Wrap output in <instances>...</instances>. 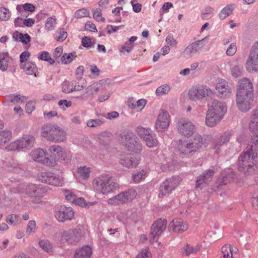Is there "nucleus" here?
<instances>
[{"mask_svg":"<svg viewBox=\"0 0 258 258\" xmlns=\"http://www.w3.org/2000/svg\"><path fill=\"white\" fill-rule=\"evenodd\" d=\"M253 98V87L252 83L247 78H243L239 82L237 90L236 104L239 109L246 112L251 108V104Z\"/></svg>","mask_w":258,"mask_h":258,"instance_id":"nucleus-1","label":"nucleus"},{"mask_svg":"<svg viewBox=\"0 0 258 258\" xmlns=\"http://www.w3.org/2000/svg\"><path fill=\"white\" fill-rule=\"evenodd\" d=\"M258 147L255 149L253 144H248L246 150L244 151L238 157L237 167L239 172L245 175L254 174L258 172V167L254 163L256 156V151Z\"/></svg>","mask_w":258,"mask_h":258,"instance_id":"nucleus-2","label":"nucleus"},{"mask_svg":"<svg viewBox=\"0 0 258 258\" xmlns=\"http://www.w3.org/2000/svg\"><path fill=\"white\" fill-rule=\"evenodd\" d=\"M93 187L98 194L107 195L118 188L119 185L111 176L105 174L96 177L93 180Z\"/></svg>","mask_w":258,"mask_h":258,"instance_id":"nucleus-3","label":"nucleus"},{"mask_svg":"<svg viewBox=\"0 0 258 258\" xmlns=\"http://www.w3.org/2000/svg\"><path fill=\"white\" fill-rule=\"evenodd\" d=\"M41 136L48 141L60 143L66 138V133L63 130L56 125L47 124L42 126Z\"/></svg>","mask_w":258,"mask_h":258,"instance_id":"nucleus-4","label":"nucleus"},{"mask_svg":"<svg viewBox=\"0 0 258 258\" xmlns=\"http://www.w3.org/2000/svg\"><path fill=\"white\" fill-rule=\"evenodd\" d=\"M205 145V142L201 135H196L193 140L190 141H179L178 150L183 155H192Z\"/></svg>","mask_w":258,"mask_h":258,"instance_id":"nucleus-5","label":"nucleus"},{"mask_svg":"<svg viewBox=\"0 0 258 258\" xmlns=\"http://www.w3.org/2000/svg\"><path fill=\"white\" fill-rule=\"evenodd\" d=\"M35 139L32 136H24L19 139L12 142L5 149L8 151H13L22 149H30L34 143Z\"/></svg>","mask_w":258,"mask_h":258,"instance_id":"nucleus-6","label":"nucleus"},{"mask_svg":"<svg viewBox=\"0 0 258 258\" xmlns=\"http://www.w3.org/2000/svg\"><path fill=\"white\" fill-rule=\"evenodd\" d=\"M167 221L165 219L160 218L155 221L152 224L149 237L150 242H153L158 239L167 227Z\"/></svg>","mask_w":258,"mask_h":258,"instance_id":"nucleus-7","label":"nucleus"},{"mask_svg":"<svg viewBox=\"0 0 258 258\" xmlns=\"http://www.w3.org/2000/svg\"><path fill=\"white\" fill-rule=\"evenodd\" d=\"M61 241H65L70 244L78 243L82 236V230L80 228L76 227L73 229L63 231L59 233Z\"/></svg>","mask_w":258,"mask_h":258,"instance_id":"nucleus-8","label":"nucleus"},{"mask_svg":"<svg viewBox=\"0 0 258 258\" xmlns=\"http://www.w3.org/2000/svg\"><path fill=\"white\" fill-rule=\"evenodd\" d=\"M250 131L252 133L251 139L249 144H253L255 149L258 147V109L252 111L250 122L249 124Z\"/></svg>","mask_w":258,"mask_h":258,"instance_id":"nucleus-9","label":"nucleus"},{"mask_svg":"<svg viewBox=\"0 0 258 258\" xmlns=\"http://www.w3.org/2000/svg\"><path fill=\"white\" fill-rule=\"evenodd\" d=\"M211 93L212 91L209 87L203 86L193 87L189 89L188 96L191 100L196 101L209 96Z\"/></svg>","mask_w":258,"mask_h":258,"instance_id":"nucleus-10","label":"nucleus"},{"mask_svg":"<svg viewBox=\"0 0 258 258\" xmlns=\"http://www.w3.org/2000/svg\"><path fill=\"white\" fill-rule=\"evenodd\" d=\"M246 68L250 72L258 71V42L255 43L252 47L246 61Z\"/></svg>","mask_w":258,"mask_h":258,"instance_id":"nucleus-11","label":"nucleus"},{"mask_svg":"<svg viewBox=\"0 0 258 258\" xmlns=\"http://www.w3.org/2000/svg\"><path fill=\"white\" fill-rule=\"evenodd\" d=\"M33 159L48 166L53 167L55 165V160L53 158H49L45 156V152L42 149H37L32 152Z\"/></svg>","mask_w":258,"mask_h":258,"instance_id":"nucleus-12","label":"nucleus"},{"mask_svg":"<svg viewBox=\"0 0 258 258\" xmlns=\"http://www.w3.org/2000/svg\"><path fill=\"white\" fill-rule=\"evenodd\" d=\"M39 181L55 186H61L63 184L62 179L57 177L51 172H42L38 176Z\"/></svg>","mask_w":258,"mask_h":258,"instance_id":"nucleus-13","label":"nucleus"},{"mask_svg":"<svg viewBox=\"0 0 258 258\" xmlns=\"http://www.w3.org/2000/svg\"><path fill=\"white\" fill-rule=\"evenodd\" d=\"M55 216L59 222H64L72 220L74 216V212L72 208L62 205L55 211Z\"/></svg>","mask_w":258,"mask_h":258,"instance_id":"nucleus-14","label":"nucleus"},{"mask_svg":"<svg viewBox=\"0 0 258 258\" xmlns=\"http://www.w3.org/2000/svg\"><path fill=\"white\" fill-rule=\"evenodd\" d=\"M47 190V187L41 184H31L26 188V194L32 197H42Z\"/></svg>","mask_w":258,"mask_h":258,"instance_id":"nucleus-15","label":"nucleus"},{"mask_svg":"<svg viewBox=\"0 0 258 258\" xmlns=\"http://www.w3.org/2000/svg\"><path fill=\"white\" fill-rule=\"evenodd\" d=\"M140 160L141 158L138 156L126 154L120 156L119 163L125 167L135 168L139 165Z\"/></svg>","mask_w":258,"mask_h":258,"instance_id":"nucleus-16","label":"nucleus"},{"mask_svg":"<svg viewBox=\"0 0 258 258\" xmlns=\"http://www.w3.org/2000/svg\"><path fill=\"white\" fill-rule=\"evenodd\" d=\"M232 132L231 131H227L213 139L212 148L217 153H219L218 150L220 147L229 141Z\"/></svg>","mask_w":258,"mask_h":258,"instance_id":"nucleus-17","label":"nucleus"},{"mask_svg":"<svg viewBox=\"0 0 258 258\" xmlns=\"http://www.w3.org/2000/svg\"><path fill=\"white\" fill-rule=\"evenodd\" d=\"M195 128V125L188 120L181 119L178 122V130L185 137L191 136L194 133Z\"/></svg>","mask_w":258,"mask_h":258,"instance_id":"nucleus-18","label":"nucleus"},{"mask_svg":"<svg viewBox=\"0 0 258 258\" xmlns=\"http://www.w3.org/2000/svg\"><path fill=\"white\" fill-rule=\"evenodd\" d=\"M214 171L212 169H208L197 178L196 184V189H202L206 185L208 184L213 178Z\"/></svg>","mask_w":258,"mask_h":258,"instance_id":"nucleus-19","label":"nucleus"},{"mask_svg":"<svg viewBox=\"0 0 258 258\" xmlns=\"http://www.w3.org/2000/svg\"><path fill=\"white\" fill-rule=\"evenodd\" d=\"M169 124V115L166 110H161L157 119L155 127L158 132H162Z\"/></svg>","mask_w":258,"mask_h":258,"instance_id":"nucleus-20","label":"nucleus"},{"mask_svg":"<svg viewBox=\"0 0 258 258\" xmlns=\"http://www.w3.org/2000/svg\"><path fill=\"white\" fill-rule=\"evenodd\" d=\"M188 228V224L181 219H173L169 224L168 229L170 232L181 233Z\"/></svg>","mask_w":258,"mask_h":258,"instance_id":"nucleus-21","label":"nucleus"},{"mask_svg":"<svg viewBox=\"0 0 258 258\" xmlns=\"http://www.w3.org/2000/svg\"><path fill=\"white\" fill-rule=\"evenodd\" d=\"M49 151L52 155L55 157L54 160H59L60 162L63 163H68L70 160L69 157L66 155V153L63 151L62 148L57 145L51 146L49 148Z\"/></svg>","mask_w":258,"mask_h":258,"instance_id":"nucleus-22","label":"nucleus"},{"mask_svg":"<svg viewBox=\"0 0 258 258\" xmlns=\"http://www.w3.org/2000/svg\"><path fill=\"white\" fill-rule=\"evenodd\" d=\"M231 93V88L229 87L227 81L221 80L216 86V93L218 96L221 98H228Z\"/></svg>","mask_w":258,"mask_h":258,"instance_id":"nucleus-23","label":"nucleus"},{"mask_svg":"<svg viewBox=\"0 0 258 258\" xmlns=\"http://www.w3.org/2000/svg\"><path fill=\"white\" fill-rule=\"evenodd\" d=\"M235 176L233 170L231 169L225 170L221 172L217 180V184L219 186H223L232 181Z\"/></svg>","mask_w":258,"mask_h":258,"instance_id":"nucleus-24","label":"nucleus"},{"mask_svg":"<svg viewBox=\"0 0 258 258\" xmlns=\"http://www.w3.org/2000/svg\"><path fill=\"white\" fill-rule=\"evenodd\" d=\"M204 39H203L188 45L184 49V53L185 55L188 57H191L194 54L199 52L204 46Z\"/></svg>","mask_w":258,"mask_h":258,"instance_id":"nucleus-25","label":"nucleus"},{"mask_svg":"<svg viewBox=\"0 0 258 258\" xmlns=\"http://www.w3.org/2000/svg\"><path fill=\"white\" fill-rule=\"evenodd\" d=\"M208 110H211L212 112H214V113H215L217 115L223 117L224 114L227 111V108L224 103L215 100Z\"/></svg>","mask_w":258,"mask_h":258,"instance_id":"nucleus-26","label":"nucleus"},{"mask_svg":"<svg viewBox=\"0 0 258 258\" xmlns=\"http://www.w3.org/2000/svg\"><path fill=\"white\" fill-rule=\"evenodd\" d=\"M223 117L217 115L211 110H208L206 114V123L209 127H213L218 123Z\"/></svg>","mask_w":258,"mask_h":258,"instance_id":"nucleus-27","label":"nucleus"},{"mask_svg":"<svg viewBox=\"0 0 258 258\" xmlns=\"http://www.w3.org/2000/svg\"><path fill=\"white\" fill-rule=\"evenodd\" d=\"M137 138L133 132L125 131L120 134L119 140L122 144H124L126 147L127 143L132 141H135Z\"/></svg>","mask_w":258,"mask_h":258,"instance_id":"nucleus-28","label":"nucleus"},{"mask_svg":"<svg viewBox=\"0 0 258 258\" xmlns=\"http://www.w3.org/2000/svg\"><path fill=\"white\" fill-rule=\"evenodd\" d=\"M92 250L89 245H85L76 250L74 258H90Z\"/></svg>","mask_w":258,"mask_h":258,"instance_id":"nucleus-29","label":"nucleus"},{"mask_svg":"<svg viewBox=\"0 0 258 258\" xmlns=\"http://www.w3.org/2000/svg\"><path fill=\"white\" fill-rule=\"evenodd\" d=\"M20 67L26 74L28 75H35L37 72V68L34 63L31 61L25 62L24 63L20 64Z\"/></svg>","mask_w":258,"mask_h":258,"instance_id":"nucleus-30","label":"nucleus"},{"mask_svg":"<svg viewBox=\"0 0 258 258\" xmlns=\"http://www.w3.org/2000/svg\"><path fill=\"white\" fill-rule=\"evenodd\" d=\"M112 138V134L108 132H102L100 133L98 137L100 145L106 148L109 145Z\"/></svg>","mask_w":258,"mask_h":258,"instance_id":"nucleus-31","label":"nucleus"},{"mask_svg":"<svg viewBox=\"0 0 258 258\" xmlns=\"http://www.w3.org/2000/svg\"><path fill=\"white\" fill-rule=\"evenodd\" d=\"M125 147L130 151L135 153H140L142 150L143 146L138 138H137L135 141L127 143Z\"/></svg>","mask_w":258,"mask_h":258,"instance_id":"nucleus-32","label":"nucleus"},{"mask_svg":"<svg viewBox=\"0 0 258 258\" xmlns=\"http://www.w3.org/2000/svg\"><path fill=\"white\" fill-rule=\"evenodd\" d=\"M12 138V133L9 130L0 131V146H4L9 142Z\"/></svg>","mask_w":258,"mask_h":258,"instance_id":"nucleus-33","label":"nucleus"},{"mask_svg":"<svg viewBox=\"0 0 258 258\" xmlns=\"http://www.w3.org/2000/svg\"><path fill=\"white\" fill-rule=\"evenodd\" d=\"M148 147L153 148L157 146L158 141L156 135L152 132L147 137H144L143 139Z\"/></svg>","mask_w":258,"mask_h":258,"instance_id":"nucleus-34","label":"nucleus"},{"mask_svg":"<svg viewBox=\"0 0 258 258\" xmlns=\"http://www.w3.org/2000/svg\"><path fill=\"white\" fill-rule=\"evenodd\" d=\"M13 37L16 40H19L25 44L28 43L31 40V37L27 33L23 34L21 33L18 32V31H16L14 33Z\"/></svg>","mask_w":258,"mask_h":258,"instance_id":"nucleus-35","label":"nucleus"},{"mask_svg":"<svg viewBox=\"0 0 258 258\" xmlns=\"http://www.w3.org/2000/svg\"><path fill=\"white\" fill-rule=\"evenodd\" d=\"M164 182L165 184L168 186V188H170V189L172 191L179 185V179L178 177H172L167 178Z\"/></svg>","mask_w":258,"mask_h":258,"instance_id":"nucleus-36","label":"nucleus"},{"mask_svg":"<svg viewBox=\"0 0 258 258\" xmlns=\"http://www.w3.org/2000/svg\"><path fill=\"white\" fill-rule=\"evenodd\" d=\"M9 56L7 52L0 53V69L5 71L8 67Z\"/></svg>","mask_w":258,"mask_h":258,"instance_id":"nucleus-37","label":"nucleus"},{"mask_svg":"<svg viewBox=\"0 0 258 258\" xmlns=\"http://www.w3.org/2000/svg\"><path fill=\"white\" fill-rule=\"evenodd\" d=\"M6 221L10 225H17L21 222L20 216L16 214L9 215L6 218Z\"/></svg>","mask_w":258,"mask_h":258,"instance_id":"nucleus-38","label":"nucleus"},{"mask_svg":"<svg viewBox=\"0 0 258 258\" xmlns=\"http://www.w3.org/2000/svg\"><path fill=\"white\" fill-rule=\"evenodd\" d=\"M200 249L199 245H196L195 247L191 246L188 244H186L184 247L182 254L185 256H188L191 253H196Z\"/></svg>","mask_w":258,"mask_h":258,"instance_id":"nucleus-39","label":"nucleus"},{"mask_svg":"<svg viewBox=\"0 0 258 258\" xmlns=\"http://www.w3.org/2000/svg\"><path fill=\"white\" fill-rule=\"evenodd\" d=\"M233 10L232 5H228L223 8L219 14L220 19L224 20L228 17L232 12Z\"/></svg>","mask_w":258,"mask_h":258,"instance_id":"nucleus-40","label":"nucleus"},{"mask_svg":"<svg viewBox=\"0 0 258 258\" xmlns=\"http://www.w3.org/2000/svg\"><path fill=\"white\" fill-rule=\"evenodd\" d=\"M9 100L14 104L17 103H24L27 99V97L20 95L13 94L9 96Z\"/></svg>","mask_w":258,"mask_h":258,"instance_id":"nucleus-41","label":"nucleus"},{"mask_svg":"<svg viewBox=\"0 0 258 258\" xmlns=\"http://www.w3.org/2000/svg\"><path fill=\"white\" fill-rule=\"evenodd\" d=\"M231 246L229 244L224 245L221 249L223 258H233Z\"/></svg>","mask_w":258,"mask_h":258,"instance_id":"nucleus-42","label":"nucleus"},{"mask_svg":"<svg viewBox=\"0 0 258 258\" xmlns=\"http://www.w3.org/2000/svg\"><path fill=\"white\" fill-rule=\"evenodd\" d=\"M56 24V19L54 17H49L46 21L45 29L47 31H52L55 29Z\"/></svg>","mask_w":258,"mask_h":258,"instance_id":"nucleus-43","label":"nucleus"},{"mask_svg":"<svg viewBox=\"0 0 258 258\" xmlns=\"http://www.w3.org/2000/svg\"><path fill=\"white\" fill-rule=\"evenodd\" d=\"M40 247L45 251L48 253L52 251V245L47 240H41L39 241Z\"/></svg>","mask_w":258,"mask_h":258,"instance_id":"nucleus-44","label":"nucleus"},{"mask_svg":"<svg viewBox=\"0 0 258 258\" xmlns=\"http://www.w3.org/2000/svg\"><path fill=\"white\" fill-rule=\"evenodd\" d=\"M78 172L84 179H87L90 176L91 171L89 168L83 166L78 168Z\"/></svg>","mask_w":258,"mask_h":258,"instance_id":"nucleus-45","label":"nucleus"},{"mask_svg":"<svg viewBox=\"0 0 258 258\" xmlns=\"http://www.w3.org/2000/svg\"><path fill=\"white\" fill-rule=\"evenodd\" d=\"M171 192L170 188H168V186L165 184L164 182H163L160 186L159 197L163 198V197L169 195Z\"/></svg>","mask_w":258,"mask_h":258,"instance_id":"nucleus-46","label":"nucleus"},{"mask_svg":"<svg viewBox=\"0 0 258 258\" xmlns=\"http://www.w3.org/2000/svg\"><path fill=\"white\" fill-rule=\"evenodd\" d=\"M38 58L39 59L46 61L50 64H52L54 63V60L50 57L49 53L47 51L41 52L39 56H38Z\"/></svg>","mask_w":258,"mask_h":258,"instance_id":"nucleus-47","label":"nucleus"},{"mask_svg":"<svg viewBox=\"0 0 258 258\" xmlns=\"http://www.w3.org/2000/svg\"><path fill=\"white\" fill-rule=\"evenodd\" d=\"M11 16V12L9 9L4 7L0 8V20L8 21Z\"/></svg>","mask_w":258,"mask_h":258,"instance_id":"nucleus-48","label":"nucleus"},{"mask_svg":"<svg viewBox=\"0 0 258 258\" xmlns=\"http://www.w3.org/2000/svg\"><path fill=\"white\" fill-rule=\"evenodd\" d=\"M126 202L133 200L137 196V192L135 189H130L123 192Z\"/></svg>","mask_w":258,"mask_h":258,"instance_id":"nucleus-49","label":"nucleus"},{"mask_svg":"<svg viewBox=\"0 0 258 258\" xmlns=\"http://www.w3.org/2000/svg\"><path fill=\"white\" fill-rule=\"evenodd\" d=\"M109 201L110 202H112V203L117 205L126 203L123 192H121L115 196L113 199H109Z\"/></svg>","mask_w":258,"mask_h":258,"instance_id":"nucleus-50","label":"nucleus"},{"mask_svg":"<svg viewBox=\"0 0 258 258\" xmlns=\"http://www.w3.org/2000/svg\"><path fill=\"white\" fill-rule=\"evenodd\" d=\"M152 131L149 128H145L142 126H139L137 128V132L141 138L144 139V137H147Z\"/></svg>","mask_w":258,"mask_h":258,"instance_id":"nucleus-51","label":"nucleus"},{"mask_svg":"<svg viewBox=\"0 0 258 258\" xmlns=\"http://www.w3.org/2000/svg\"><path fill=\"white\" fill-rule=\"evenodd\" d=\"M103 123L100 118H96L94 119H89L87 121L86 124L89 127H95L101 125Z\"/></svg>","mask_w":258,"mask_h":258,"instance_id":"nucleus-52","label":"nucleus"},{"mask_svg":"<svg viewBox=\"0 0 258 258\" xmlns=\"http://www.w3.org/2000/svg\"><path fill=\"white\" fill-rule=\"evenodd\" d=\"M87 17H89V12L87 9L84 8L77 10L75 13V17L77 19Z\"/></svg>","mask_w":258,"mask_h":258,"instance_id":"nucleus-53","label":"nucleus"},{"mask_svg":"<svg viewBox=\"0 0 258 258\" xmlns=\"http://www.w3.org/2000/svg\"><path fill=\"white\" fill-rule=\"evenodd\" d=\"M170 88L167 85H164L157 88L156 92L158 96H162L167 94L170 91Z\"/></svg>","mask_w":258,"mask_h":258,"instance_id":"nucleus-54","label":"nucleus"},{"mask_svg":"<svg viewBox=\"0 0 258 258\" xmlns=\"http://www.w3.org/2000/svg\"><path fill=\"white\" fill-rule=\"evenodd\" d=\"M62 91L64 93H70L73 92V84L68 81L63 83Z\"/></svg>","mask_w":258,"mask_h":258,"instance_id":"nucleus-55","label":"nucleus"},{"mask_svg":"<svg viewBox=\"0 0 258 258\" xmlns=\"http://www.w3.org/2000/svg\"><path fill=\"white\" fill-rule=\"evenodd\" d=\"M243 67L241 66H234L231 70L233 77L235 78L240 77L242 75Z\"/></svg>","mask_w":258,"mask_h":258,"instance_id":"nucleus-56","label":"nucleus"},{"mask_svg":"<svg viewBox=\"0 0 258 258\" xmlns=\"http://www.w3.org/2000/svg\"><path fill=\"white\" fill-rule=\"evenodd\" d=\"M63 195L66 197V200L73 204V203L76 200V196L71 191L69 190H64L63 191Z\"/></svg>","mask_w":258,"mask_h":258,"instance_id":"nucleus-57","label":"nucleus"},{"mask_svg":"<svg viewBox=\"0 0 258 258\" xmlns=\"http://www.w3.org/2000/svg\"><path fill=\"white\" fill-rule=\"evenodd\" d=\"M213 11V9L210 7H206L204 9V12L202 14V18L204 20L209 19L211 17Z\"/></svg>","mask_w":258,"mask_h":258,"instance_id":"nucleus-58","label":"nucleus"},{"mask_svg":"<svg viewBox=\"0 0 258 258\" xmlns=\"http://www.w3.org/2000/svg\"><path fill=\"white\" fill-rule=\"evenodd\" d=\"M56 39L57 41H62L65 40L67 37V33L63 29H60L59 31H57L55 33Z\"/></svg>","mask_w":258,"mask_h":258,"instance_id":"nucleus-59","label":"nucleus"},{"mask_svg":"<svg viewBox=\"0 0 258 258\" xmlns=\"http://www.w3.org/2000/svg\"><path fill=\"white\" fill-rule=\"evenodd\" d=\"M36 228V222L34 220L30 221L27 226L26 232L28 234H30L35 232Z\"/></svg>","mask_w":258,"mask_h":258,"instance_id":"nucleus-60","label":"nucleus"},{"mask_svg":"<svg viewBox=\"0 0 258 258\" xmlns=\"http://www.w3.org/2000/svg\"><path fill=\"white\" fill-rule=\"evenodd\" d=\"M99 88L98 84H93L89 86L86 89V93H90L93 94L94 93H97L99 91Z\"/></svg>","mask_w":258,"mask_h":258,"instance_id":"nucleus-61","label":"nucleus"},{"mask_svg":"<svg viewBox=\"0 0 258 258\" xmlns=\"http://www.w3.org/2000/svg\"><path fill=\"white\" fill-rule=\"evenodd\" d=\"M74 54L70 53L69 54L64 53L61 58V60L64 64H68L73 60V56Z\"/></svg>","mask_w":258,"mask_h":258,"instance_id":"nucleus-62","label":"nucleus"},{"mask_svg":"<svg viewBox=\"0 0 258 258\" xmlns=\"http://www.w3.org/2000/svg\"><path fill=\"white\" fill-rule=\"evenodd\" d=\"M237 47L234 43H231L226 50V54L228 56L233 55L236 52Z\"/></svg>","mask_w":258,"mask_h":258,"instance_id":"nucleus-63","label":"nucleus"},{"mask_svg":"<svg viewBox=\"0 0 258 258\" xmlns=\"http://www.w3.org/2000/svg\"><path fill=\"white\" fill-rule=\"evenodd\" d=\"M151 253L148 248L144 249L141 252L139 253L136 258H151Z\"/></svg>","mask_w":258,"mask_h":258,"instance_id":"nucleus-64","label":"nucleus"}]
</instances>
